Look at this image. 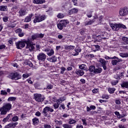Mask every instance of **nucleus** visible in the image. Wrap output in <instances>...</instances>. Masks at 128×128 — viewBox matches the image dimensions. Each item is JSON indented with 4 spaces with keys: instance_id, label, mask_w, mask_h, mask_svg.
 I'll return each instance as SVG.
<instances>
[{
    "instance_id": "obj_14",
    "label": "nucleus",
    "mask_w": 128,
    "mask_h": 128,
    "mask_svg": "<svg viewBox=\"0 0 128 128\" xmlns=\"http://www.w3.org/2000/svg\"><path fill=\"white\" fill-rule=\"evenodd\" d=\"M32 2L36 4H42L46 2V0H33Z\"/></svg>"
},
{
    "instance_id": "obj_42",
    "label": "nucleus",
    "mask_w": 128,
    "mask_h": 128,
    "mask_svg": "<svg viewBox=\"0 0 128 128\" xmlns=\"http://www.w3.org/2000/svg\"><path fill=\"white\" fill-rule=\"evenodd\" d=\"M53 106L55 110H56V108H58L60 106V104L55 103L54 104Z\"/></svg>"
},
{
    "instance_id": "obj_63",
    "label": "nucleus",
    "mask_w": 128,
    "mask_h": 128,
    "mask_svg": "<svg viewBox=\"0 0 128 128\" xmlns=\"http://www.w3.org/2000/svg\"><path fill=\"white\" fill-rule=\"evenodd\" d=\"M94 48H96V50H100V46H98V45H95Z\"/></svg>"
},
{
    "instance_id": "obj_11",
    "label": "nucleus",
    "mask_w": 128,
    "mask_h": 128,
    "mask_svg": "<svg viewBox=\"0 0 128 128\" xmlns=\"http://www.w3.org/2000/svg\"><path fill=\"white\" fill-rule=\"evenodd\" d=\"M26 44V48H27L28 50H30V52H32V50H34V44H32L30 43V42H27Z\"/></svg>"
},
{
    "instance_id": "obj_35",
    "label": "nucleus",
    "mask_w": 128,
    "mask_h": 128,
    "mask_svg": "<svg viewBox=\"0 0 128 128\" xmlns=\"http://www.w3.org/2000/svg\"><path fill=\"white\" fill-rule=\"evenodd\" d=\"M16 100V97H9L8 99V102H14Z\"/></svg>"
},
{
    "instance_id": "obj_22",
    "label": "nucleus",
    "mask_w": 128,
    "mask_h": 128,
    "mask_svg": "<svg viewBox=\"0 0 128 128\" xmlns=\"http://www.w3.org/2000/svg\"><path fill=\"white\" fill-rule=\"evenodd\" d=\"M12 114H8L5 118L3 119L2 122H8L10 118V116H12Z\"/></svg>"
},
{
    "instance_id": "obj_36",
    "label": "nucleus",
    "mask_w": 128,
    "mask_h": 128,
    "mask_svg": "<svg viewBox=\"0 0 128 128\" xmlns=\"http://www.w3.org/2000/svg\"><path fill=\"white\" fill-rule=\"evenodd\" d=\"M62 126L64 128H72V125H70L66 124H63Z\"/></svg>"
},
{
    "instance_id": "obj_16",
    "label": "nucleus",
    "mask_w": 128,
    "mask_h": 128,
    "mask_svg": "<svg viewBox=\"0 0 128 128\" xmlns=\"http://www.w3.org/2000/svg\"><path fill=\"white\" fill-rule=\"evenodd\" d=\"M48 106L45 107L42 112V114L44 116H48Z\"/></svg>"
},
{
    "instance_id": "obj_33",
    "label": "nucleus",
    "mask_w": 128,
    "mask_h": 128,
    "mask_svg": "<svg viewBox=\"0 0 128 128\" xmlns=\"http://www.w3.org/2000/svg\"><path fill=\"white\" fill-rule=\"evenodd\" d=\"M122 40L124 42L125 44H128V38L123 37L122 38Z\"/></svg>"
},
{
    "instance_id": "obj_28",
    "label": "nucleus",
    "mask_w": 128,
    "mask_h": 128,
    "mask_svg": "<svg viewBox=\"0 0 128 128\" xmlns=\"http://www.w3.org/2000/svg\"><path fill=\"white\" fill-rule=\"evenodd\" d=\"M47 54L48 56H54V51L53 49H51L50 50L49 52H47Z\"/></svg>"
},
{
    "instance_id": "obj_10",
    "label": "nucleus",
    "mask_w": 128,
    "mask_h": 128,
    "mask_svg": "<svg viewBox=\"0 0 128 128\" xmlns=\"http://www.w3.org/2000/svg\"><path fill=\"white\" fill-rule=\"evenodd\" d=\"M10 78H11V80H20V74L18 72L15 73H12L10 74L9 75Z\"/></svg>"
},
{
    "instance_id": "obj_29",
    "label": "nucleus",
    "mask_w": 128,
    "mask_h": 128,
    "mask_svg": "<svg viewBox=\"0 0 128 128\" xmlns=\"http://www.w3.org/2000/svg\"><path fill=\"white\" fill-rule=\"evenodd\" d=\"M95 68H96V66H91L89 67V71L90 72H94Z\"/></svg>"
},
{
    "instance_id": "obj_43",
    "label": "nucleus",
    "mask_w": 128,
    "mask_h": 128,
    "mask_svg": "<svg viewBox=\"0 0 128 128\" xmlns=\"http://www.w3.org/2000/svg\"><path fill=\"white\" fill-rule=\"evenodd\" d=\"M114 114L118 118H120V112L116 111L114 112Z\"/></svg>"
},
{
    "instance_id": "obj_4",
    "label": "nucleus",
    "mask_w": 128,
    "mask_h": 128,
    "mask_svg": "<svg viewBox=\"0 0 128 128\" xmlns=\"http://www.w3.org/2000/svg\"><path fill=\"white\" fill-rule=\"evenodd\" d=\"M68 20H60L59 24H58V30H64V28H66V25L69 24Z\"/></svg>"
},
{
    "instance_id": "obj_37",
    "label": "nucleus",
    "mask_w": 128,
    "mask_h": 128,
    "mask_svg": "<svg viewBox=\"0 0 128 128\" xmlns=\"http://www.w3.org/2000/svg\"><path fill=\"white\" fill-rule=\"evenodd\" d=\"M108 92L110 94H114V91L116 90V88H109L108 89Z\"/></svg>"
},
{
    "instance_id": "obj_2",
    "label": "nucleus",
    "mask_w": 128,
    "mask_h": 128,
    "mask_svg": "<svg viewBox=\"0 0 128 128\" xmlns=\"http://www.w3.org/2000/svg\"><path fill=\"white\" fill-rule=\"evenodd\" d=\"M28 42H30V40H24L21 41H18V42H16V46L17 48H18V50H22V48H24V46H26V44Z\"/></svg>"
},
{
    "instance_id": "obj_50",
    "label": "nucleus",
    "mask_w": 128,
    "mask_h": 128,
    "mask_svg": "<svg viewBox=\"0 0 128 128\" xmlns=\"http://www.w3.org/2000/svg\"><path fill=\"white\" fill-rule=\"evenodd\" d=\"M2 20H3V21L4 22H8V18L7 17V16H4L3 18H2Z\"/></svg>"
},
{
    "instance_id": "obj_64",
    "label": "nucleus",
    "mask_w": 128,
    "mask_h": 128,
    "mask_svg": "<svg viewBox=\"0 0 128 128\" xmlns=\"http://www.w3.org/2000/svg\"><path fill=\"white\" fill-rule=\"evenodd\" d=\"M68 116H70V115L66 114H64L62 115V118H68Z\"/></svg>"
},
{
    "instance_id": "obj_9",
    "label": "nucleus",
    "mask_w": 128,
    "mask_h": 128,
    "mask_svg": "<svg viewBox=\"0 0 128 128\" xmlns=\"http://www.w3.org/2000/svg\"><path fill=\"white\" fill-rule=\"evenodd\" d=\"M99 62L101 64V65L102 66L104 70H106V64H108V60H106L104 58H100L99 59Z\"/></svg>"
},
{
    "instance_id": "obj_38",
    "label": "nucleus",
    "mask_w": 128,
    "mask_h": 128,
    "mask_svg": "<svg viewBox=\"0 0 128 128\" xmlns=\"http://www.w3.org/2000/svg\"><path fill=\"white\" fill-rule=\"evenodd\" d=\"M57 18H64V14L62 13H59L57 15Z\"/></svg>"
},
{
    "instance_id": "obj_55",
    "label": "nucleus",
    "mask_w": 128,
    "mask_h": 128,
    "mask_svg": "<svg viewBox=\"0 0 128 128\" xmlns=\"http://www.w3.org/2000/svg\"><path fill=\"white\" fill-rule=\"evenodd\" d=\"M115 102L116 104H121L120 100H116Z\"/></svg>"
},
{
    "instance_id": "obj_60",
    "label": "nucleus",
    "mask_w": 128,
    "mask_h": 128,
    "mask_svg": "<svg viewBox=\"0 0 128 128\" xmlns=\"http://www.w3.org/2000/svg\"><path fill=\"white\" fill-rule=\"evenodd\" d=\"M6 48V46L4 44H2L0 46V50H4V48Z\"/></svg>"
},
{
    "instance_id": "obj_58",
    "label": "nucleus",
    "mask_w": 128,
    "mask_h": 128,
    "mask_svg": "<svg viewBox=\"0 0 128 128\" xmlns=\"http://www.w3.org/2000/svg\"><path fill=\"white\" fill-rule=\"evenodd\" d=\"M40 114H40V112H37L35 114V115L36 116H40Z\"/></svg>"
},
{
    "instance_id": "obj_21",
    "label": "nucleus",
    "mask_w": 128,
    "mask_h": 128,
    "mask_svg": "<svg viewBox=\"0 0 128 128\" xmlns=\"http://www.w3.org/2000/svg\"><path fill=\"white\" fill-rule=\"evenodd\" d=\"M75 46H64L65 50H74Z\"/></svg>"
},
{
    "instance_id": "obj_13",
    "label": "nucleus",
    "mask_w": 128,
    "mask_h": 128,
    "mask_svg": "<svg viewBox=\"0 0 128 128\" xmlns=\"http://www.w3.org/2000/svg\"><path fill=\"white\" fill-rule=\"evenodd\" d=\"M78 9L73 8L70 10H69L68 14H69V16H70L71 14H78Z\"/></svg>"
},
{
    "instance_id": "obj_31",
    "label": "nucleus",
    "mask_w": 128,
    "mask_h": 128,
    "mask_svg": "<svg viewBox=\"0 0 128 128\" xmlns=\"http://www.w3.org/2000/svg\"><path fill=\"white\" fill-rule=\"evenodd\" d=\"M120 56L122 58H128V53H124V52L120 53Z\"/></svg>"
},
{
    "instance_id": "obj_44",
    "label": "nucleus",
    "mask_w": 128,
    "mask_h": 128,
    "mask_svg": "<svg viewBox=\"0 0 128 128\" xmlns=\"http://www.w3.org/2000/svg\"><path fill=\"white\" fill-rule=\"evenodd\" d=\"M37 36H38V38H42L44 36V34H37Z\"/></svg>"
},
{
    "instance_id": "obj_23",
    "label": "nucleus",
    "mask_w": 128,
    "mask_h": 128,
    "mask_svg": "<svg viewBox=\"0 0 128 128\" xmlns=\"http://www.w3.org/2000/svg\"><path fill=\"white\" fill-rule=\"evenodd\" d=\"M94 19H92V20H90L89 21H86L84 22V26H90V24H94Z\"/></svg>"
},
{
    "instance_id": "obj_30",
    "label": "nucleus",
    "mask_w": 128,
    "mask_h": 128,
    "mask_svg": "<svg viewBox=\"0 0 128 128\" xmlns=\"http://www.w3.org/2000/svg\"><path fill=\"white\" fill-rule=\"evenodd\" d=\"M24 64H26V66H30V68H32L33 64L32 63V62H30V61H25V62H24Z\"/></svg>"
},
{
    "instance_id": "obj_54",
    "label": "nucleus",
    "mask_w": 128,
    "mask_h": 128,
    "mask_svg": "<svg viewBox=\"0 0 128 128\" xmlns=\"http://www.w3.org/2000/svg\"><path fill=\"white\" fill-rule=\"evenodd\" d=\"M18 34L20 38H22V36H24V33L21 32L18 33Z\"/></svg>"
},
{
    "instance_id": "obj_61",
    "label": "nucleus",
    "mask_w": 128,
    "mask_h": 128,
    "mask_svg": "<svg viewBox=\"0 0 128 128\" xmlns=\"http://www.w3.org/2000/svg\"><path fill=\"white\" fill-rule=\"evenodd\" d=\"M47 88L48 90H52V84H50V85H48V86H47Z\"/></svg>"
},
{
    "instance_id": "obj_19",
    "label": "nucleus",
    "mask_w": 128,
    "mask_h": 128,
    "mask_svg": "<svg viewBox=\"0 0 128 128\" xmlns=\"http://www.w3.org/2000/svg\"><path fill=\"white\" fill-rule=\"evenodd\" d=\"M74 51H75L76 54H74V52H73L72 56H78V52H82V49L75 48Z\"/></svg>"
},
{
    "instance_id": "obj_39",
    "label": "nucleus",
    "mask_w": 128,
    "mask_h": 128,
    "mask_svg": "<svg viewBox=\"0 0 128 128\" xmlns=\"http://www.w3.org/2000/svg\"><path fill=\"white\" fill-rule=\"evenodd\" d=\"M32 38L34 40H38V34H34L32 35Z\"/></svg>"
},
{
    "instance_id": "obj_18",
    "label": "nucleus",
    "mask_w": 128,
    "mask_h": 128,
    "mask_svg": "<svg viewBox=\"0 0 128 128\" xmlns=\"http://www.w3.org/2000/svg\"><path fill=\"white\" fill-rule=\"evenodd\" d=\"M26 10L24 9H21L19 10L18 14H19V16H26Z\"/></svg>"
},
{
    "instance_id": "obj_41",
    "label": "nucleus",
    "mask_w": 128,
    "mask_h": 128,
    "mask_svg": "<svg viewBox=\"0 0 128 128\" xmlns=\"http://www.w3.org/2000/svg\"><path fill=\"white\" fill-rule=\"evenodd\" d=\"M32 76V74H23L22 76L24 78H28V76Z\"/></svg>"
},
{
    "instance_id": "obj_27",
    "label": "nucleus",
    "mask_w": 128,
    "mask_h": 128,
    "mask_svg": "<svg viewBox=\"0 0 128 128\" xmlns=\"http://www.w3.org/2000/svg\"><path fill=\"white\" fill-rule=\"evenodd\" d=\"M32 122L34 126H36L37 124H38L40 122V120H38V118H34L32 119Z\"/></svg>"
},
{
    "instance_id": "obj_47",
    "label": "nucleus",
    "mask_w": 128,
    "mask_h": 128,
    "mask_svg": "<svg viewBox=\"0 0 128 128\" xmlns=\"http://www.w3.org/2000/svg\"><path fill=\"white\" fill-rule=\"evenodd\" d=\"M61 70V72H60V74H64L65 70H66V68L64 67H62L60 68Z\"/></svg>"
},
{
    "instance_id": "obj_12",
    "label": "nucleus",
    "mask_w": 128,
    "mask_h": 128,
    "mask_svg": "<svg viewBox=\"0 0 128 128\" xmlns=\"http://www.w3.org/2000/svg\"><path fill=\"white\" fill-rule=\"evenodd\" d=\"M18 122H16L14 123L11 122L6 125L4 126V128H16V126H18Z\"/></svg>"
},
{
    "instance_id": "obj_3",
    "label": "nucleus",
    "mask_w": 128,
    "mask_h": 128,
    "mask_svg": "<svg viewBox=\"0 0 128 128\" xmlns=\"http://www.w3.org/2000/svg\"><path fill=\"white\" fill-rule=\"evenodd\" d=\"M110 28H112L113 30L118 31V30H120V28H124V29L126 28V26L124 25V24H114L112 23H110Z\"/></svg>"
},
{
    "instance_id": "obj_34",
    "label": "nucleus",
    "mask_w": 128,
    "mask_h": 128,
    "mask_svg": "<svg viewBox=\"0 0 128 128\" xmlns=\"http://www.w3.org/2000/svg\"><path fill=\"white\" fill-rule=\"evenodd\" d=\"M0 10H1V12H6V6H0Z\"/></svg>"
},
{
    "instance_id": "obj_62",
    "label": "nucleus",
    "mask_w": 128,
    "mask_h": 128,
    "mask_svg": "<svg viewBox=\"0 0 128 128\" xmlns=\"http://www.w3.org/2000/svg\"><path fill=\"white\" fill-rule=\"evenodd\" d=\"M50 50V48H45L44 49V52H48Z\"/></svg>"
},
{
    "instance_id": "obj_59",
    "label": "nucleus",
    "mask_w": 128,
    "mask_h": 128,
    "mask_svg": "<svg viewBox=\"0 0 128 128\" xmlns=\"http://www.w3.org/2000/svg\"><path fill=\"white\" fill-rule=\"evenodd\" d=\"M72 2H74V6L78 4V0H72Z\"/></svg>"
},
{
    "instance_id": "obj_51",
    "label": "nucleus",
    "mask_w": 128,
    "mask_h": 128,
    "mask_svg": "<svg viewBox=\"0 0 128 128\" xmlns=\"http://www.w3.org/2000/svg\"><path fill=\"white\" fill-rule=\"evenodd\" d=\"M55 122H56V124H62V121H60V120H56L55 121Z\"/></svg>"
},
{
    "instance_id": "obj_45",
    "label": "nucleus",
    "mask_w": 128,
    "mask_h": 128,
    "mask_svg": "<svg viewBox=\"0 0 128 128\" xmlns=\"http://www.w3.org/2000/svg\"><path fill=\"white\" fill-rule=\"evenodd\" d=\"M1 94L3 96H6V94H8V92H6V90H2Z\"/></svg>"
},
{
    "instance_id": "obj_53",
    "label": "nucleus",
    "mask_w": 128,
    "mask_h": 128,
    "mask_svg": "<svg viewBox=\"0 0 128 128\" xmlns=\"http://www.w3.org/2000/svg\"><path fill=\"white\" fill-rule=\"evenodd\" d=\"M84 126H86V119H82Z\"/></svg>"
},
{
    "instance_id": "obj_6",
    "label": "nucleus",
    "mask_w": 128,
    "mask_h": 128,
    "mask_svg": "<svg viewBox=\"0 0 128 128\" xmlns=\"http://www.w3.org/2000/svg\"><path fill=\"white\" fill-rule=\"evenodd\" d=\"M44 20H46V16H36L33 22L34 24H36V22H42Z\"/></svg>"
},
{
    "instance_id": "obj_15",
    "label": "nucleus",
    "mask_w": 128,
    "mask_h": 128,
    "mask_svg": "<svg viewBox=\"0 0 128 128\" xmlns=\"http://www.w3.org/2000/svg\"><path fill=\"white\" fill-rule=\"evenodd\" d=\"M58 60V58L55 56H52L50 58H48V60L50 62H56Z\"/></svg>"
},
{
    "instance_id": "obj_26",
    "label": "nucleus",
    "mask_w": 128,
    "mask_h": 128,
    "mask_svg": "<svg viewBox=\"0 0 128 128\" xmlns=\"http://www.w3.org/2000/svg\"><path fill=\"white\" fill-rule=\"evenodd\" d=\"M86 65L84 64L79 66V68L82 70H86Z\"/></svg>"
},
{
    "instance_id": "obj_48",
    "label": "nucleus",
    "mask_w": 128,
    "mask_h": 128,
    "mask_svg": "<svg viewBox=\"0 0 128 128\" xmlns=\"http://www.w3.org/2000/svg\"><path fill=\"white\" fill-rule=\"evenodd\" d=\"M10 28H16V24L14 23V22H12L11 24L9 26Z\"/></svg>"
},
{
    "instance_id": "obj_5",
    "label": "nucleus",
    "mask_w": 128,
    "mask_h": 128,
    "mask_svg": "<svg viewBox=\"0 0 128 128\" xmlns=\"http://www.w3.org/2000/svg\"><path fill=\"white\" fill-rule=\"evenodd\" d=\"M34 100L38 102H44V98L42 97V94H34Z\"/></svg>"
},
{
    "instance_id": "obj_25",
    "label": "nucleus",
    "mask_w": 128,
    "mask_h": 128,
    "mask_svg": "<svg viewBox=\"0 0 128 128\" xmlns=\"http://www.w3.org/2000/svg\"><path fill=\"white\" fill-rule=\"evenodd\" d=\"M122 62V60L120 59H118V60H112V64L113 66H116L118 64V62Z\"/></svg>"
},
{
    "instance_id": "obj_32",
    "label": "nucleus",
    "mask_w": 128,
    "mask_h": 128,
    "mask_svg": "<svg viewBox=\"0 0 128 128\" xmlns=\"http://www.w3.org/2000/svg\"><path fill=\"white\" fill-rule=\"evenodd\" d=\"M69 124H76V120H73L72 118H70L68 121Z\"/></svg>"
},
{
    "instance_id": "obj_17",
    "label": "nucleus",
    "mask_w": 128,
    "mask_h": 128,
    "mask_svg": "<svg viewBox=\"0 0 128 128\" xmlns=\"http://www.w3.org/2000/svg\"><path fill=\"white\" fill-rule=\"evenodd\" d=\"M34 16V14H31L30 15H29V16H26L25 18H24V22H30V20H32V16Z\"/></svg>"
},
{
    "instance_id": "obj_57",
    "label": "nucleus",
    "mask_w": 128,
    "mask_h": 128,
    "mask_svg": "<svg viewBox=\"0 0 128 128\" xmlns=\"http://www.w3.org/2000/svg\"><path fill=\"white\" fill-rule=\"evenodd\" d=\"M92 92L94 94H96V92H98V89H94Z\"/></svg>"
},
{
    "instance_id": "obj_46",
    "label": "nucleus",
    "mask_w": 128,
    "mask_h": 128,
    "mask_svg": "<svg viewBox=\"0 0 128 128\" xmlns=\"http://www.w3.org/2000/svg\"><path fill=\"white\" fill-rule=\"evenodd\" d=\"M102 98L103 99L105 98V100H108V98H110V97L106 95V94H103Z\"/></svg>"
},
{
    "instance_id": "obj_7",
    "label": "nucleus",
    "mask_w": 128,
    "mask_h": 128,
    "mask_svg": "<svg viewBox=\"0 0 128 128\" xmlns=\"http://www.w3.org/2000/svg\"><path fill=\"white\" fill-rule=\"evenodd\" d=\"M46 58V54H44V53L41 52L38 54L37 56V60H38L39 62H44Z\"/></svg>"
},
{
    "instance_id": "obj_40",
    "label": "nucleus",
    "mask_w": 128,
    "mask_h": 128,
    "mask_svg": "<svg viewBox=\"0 0 128 128\" xmlns=\"http://www.w3.org/2000/svg\"><path fill=\"white\" fill-rule=\"evenodd\" d=\"M18 116H14V117H12V122H18Z\"/></svg>"
},
{
    "instance_id": "obj_56",
    "label": "nucleus",
    "mask_w": 128,
    "mask_h": 128,
    "mask_svg": "<svg viewBox=\"0 0 128 128\" xmlns=\"http://www.w3.org/2000/svg\"><path fill=\"white\" fill-rule=\"evenodd\" d=\"M48 110L50 112H54V109L48 106Z\"/></svg>"
},
{
    "instance_id": "obj_52",
    "label": "nucleus",
    "mask_w": 128,
    "mask_h": 128,
    "mask_svg": "<svg viewBox=\"0 0 128 128\" xmlns=\"http://www.w3.org/2000/svg\"><path fill=\"white\" fill-rule=\"evenodd\" d=\"M44 128H52V126L48 124H44Z\"/></svg>"
},
{
    "instance_id": "obj_8",
    "label": "nucleus",
    "mask_w": 128,
    "mask_h": 128,
    "mask_svg": "<svg viewBox=\"0 0 128 128\" xmlns=\"http://www.w3.org/2000/svg\"><path fill=\"white\" fill-rule=\"evenodd\" d=\"M119 14L121 16H126V14H128V8L124 7V8H122V9H120Z\"/></svg>"
},
{
    "instance_id": "obj_1",
    "label": "nucleus",
    "mask_w": 128,
    "mask_h": 128,
    "mask_svg": "<svg viewBox=\"0 0 128 128\" xmlns=\"http://www.w3.org/2000/svg\"><path fill=\"white\" fill-rule=\"evenodd\" d=\"M12 110V104L10 103H5L3 106L0 108V114L2 116H6L8 112H10Z\"/></svg>"
},
{
    "instance_id": "obj_49",
    "label": "nucleus",
    "mask_w": 128,
    "mask_h": 128,
    "mask_svg": "<svg viewBox=\"0 0 128 128\" xmlns=\"http://www.w3.org/2000/svg\"><path fill=\"white\" fill-rule=\"evenodd\" d=\"M118 82V80L113 81L112 82V86H116Z\"/></svg>"
},
{
    "instance_id": "obj_24",
    "label": "nucleus",
    "mask_w": 128,
    "mask_h": 128,
    "mask_svg": "<svg viewBox=\"0 0 128 128\" xmlns=\"http://www.w3.org/2000/svg\"><path fill=\"white\" fill-rule=\"evenodd\" d=\"M102 72V68H96L94 70V74H100V72Z\"/></svg>"
},
{
    "instance_id": "obj_20",
    "label": "nucleus",
    "mask_w": 128,
    "mask_h": 128,
    "mask_svg": "<svg viewBox=\"0 0 128 128\" xmlns=\"http://www.w3.org/2000/svg\"><path fill=\"white\" fill-rule=\"evenodd\" d=\"M76 74L78 76H84V72L80 70H76Z\"/></svg>"
}]
</instances>
